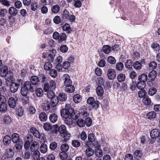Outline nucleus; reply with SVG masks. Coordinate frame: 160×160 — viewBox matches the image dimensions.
I'll list each match as a JSON object with an SVG mask.
<instances>
[{"instance_id": "52", "label": "nucleus", "mask_w": 160, "mask_h": 160, "mask_svg": "<svg viewBox=\"0 0 160 160\" xmlns=\"http://www.w3.org/2000/svg\"><path fill=\"white\" fill-rule=\"evenodd\" d=\"M52 67V65L50 62H47L44 65V69L47 71L49 70Z\"/></svg>"}, {"instance_id": "59", "label": "nucleus", "mask_w": 160, "mask_h": 160, "mask_svg": "<svg viewBox=\"0 0 160 160\" xmlns=\"http://www.w3.org/2000/svg\"><path fill=\"white\" fill-rule=\"evenodd\" d=\"M123 67V65L121 62H119L117 63L116 65V69L118 71L122 70Z\"/></svg>"}, {"instance_id": "13", "label": "nucleus", "mask_w": 160, "mask_h": 160, "mask_svg": "<svg viewBox=\"0 0 160 160\" xmlns=\"http://www.w3.org/2000/svg\"><path fill=\"white\" fill-rule=\"evenodd\" d=\"M59 101L61 102H64L66 100L67 96L66 94L64 93H60L57 96Z\"/></svg>"}, {"instance_id": "28", "label": "nucleus", "mask_w": 160, "mask_h": 160, "mask_svg": "<svg viewBox=\"0 0 160 160\" xmlns=\"http://www.w3.org/2000/svg\"><path fill=\"white\" fill-rule=\"evenodd\" d=\"M70 15L69 12L67 9L63 10L62 13V18L65 20H68V18Z\"/></svg>"}, {"instance_id": "49", "label": "nucleus", "mask_w": 160, "mask_h": 160, "mask_svg": "<svg viewBox=\"0 0 160 160\" xmlns=\"http://www.w3.org/2000/svg\"><path fill=\"white\" fill-rule=\"evenodd\" d=\"M125 78V76L124 74L121 73L119 74L117 78L118 81L120 82H122L124 81Z\"/></svg>"}, {"instance_id": "15", "label": "nucleus", "mask_w": 160, "mask_h": 160, "mask_svg": "<svg viewBox=\"0 0 160 160\" xmlns=\"http://www.w3.org/2000/svg\"><path fill=\"white\" fill-rule=\"evenodd\" d=\"M30 130L31 133L35 137L38 138H40V133L36 128H31Z\"/></svg>"}, {"instance_id": "11", "label": "nucleus", "mask_w": 160, "mask_h": 160, "mask_svg": "<svg viewBox=\"0 0 160 160\" xmlns=\"http://www.w3.org/2000/svg\"><path fill=\"white\" fill-rule=\"evenodd\" d=\"M104 90L102 87L101 86H98L96 89V92L98 96L99 99L102 98V97L104 93Z\"/></svg>"}, {"instance_id": "60", "label": "nucleus", "mask_w": 160, "mask_h": 160, "mask_svg": "<svg viewBox=\"0 0 160 160\" xmlns=\"http://www.w3.org/2000/svg\"><path fill=\"white\" fill-rule=\"evenodd\" d=\"M53 90L48 91L47 93V97L49 98H52L54 96H55L54 95V92L53 91Z\"/></svg>"}, {"instance_id": "12", "label": "nucleus", "mask_w": 160, "mask_h": 160, "mask_svg": "<svg viewBox=\"0 0 160 160\" xmlns=\"http://www.w3.org/2000/svg\"><path fill=\"white\" fill-rule=\"evenodd\" d=\"M12 140L14 143H17L19 142L22 141V140L20 139L19 135L16 133H13L12 136Z\"/></svg>"}, {"instance_id": "26", "label": "nucleus", "mask_w": 160, "mask_h": 160, "mask_svg": "<svg viewBox=\"0 0 160 160\" xmlns=\"http://www.w3.org/2000/svg\"><path fill=\"white\" fill-rule=\"evenodd\" d=\"M82 98L80 95L79 94H76L74 95L73 97V101L76 103H78L81 102Z\"/></svg>"}, {"instance_id": "64", "label": "nucleus", "mask_w": 160, "mask_h": 160, "mask_svg": "<svg viewBox=\"0 0 160 160\" xmlns=\"http://www.w3.org/2000/svg\"><path fill=\"white\" fill-rule=\"evenodd\" d=\"M53 21L56 24H58L61 22V19L59 16H57L54 17L53 19Z\"/></svg>"}, {"instance_id": "27", "label": "nucleus", "mask_w": 160, "mask_h": 160, "mask_svg": "<svg viewBox=\"0 0 160 160\" xmlns=\"http://www.w3.org/2000/svg\"><path fill=\"white\" fill-rule=\"evenodd\" d=\"M40 151L41 153H45L48 150V147L45 143L42 144L40 147Z\"/></svg>"}, {"instance_id": "8", "label": "nucleus", "mask_w": 160, "mask_h": 160, "mask_svg": "<svg viewBox=\"0 0 160 160\" xmlns=\"http://www.w3.org/2000/svg\"><path fill=\"white\" fill-rule=\"evenodd\" d=\"M39 147V143L36 141H34L30 146V150L32 152L38 150Z\"/></svg>"}, {"instance_id": "41", "label": "nucleus", "mask_w": 160, "mask_h": 160, "mask_svg": "<svg viewBox=\"0 0 160 160\" xmlns=\"http://www.w3.org/2000/svg\"><path fill=\"white\" fill-rule=\"evenodd\" d=\"M77 124L80 127H83L85 125V121L81 118L79 119L77 122Z\"/></svg>"}, {"instance_id": "14", "label": "nucleus", "mask_w": 160, "mask_h": 160, "mask_svg": "<svg viewBox=\"0 0 160 160\" xmlns=\"http://www.w3.org/2000/svg\"><path fill=\"white\" fill-rule=\"evenodd\" d=\"M70 112L65 109H62L61 111V116L64 118H67L68 117H69Z\"/></svg>"}, {"instance_id": "56", "label": "nucleus", "mask_w": 160, "mask_h": 160, "mask_svg": "<svg viewBox=\"0 0 160 160\" xmlns=\"http://www.w3.org/2000/svg\"><path fill=\"white\" fill-rule=\"evenodd\" d=\"M30 156V152L28 151H26L22 155V158L24 159H28L29 158Z\"/></svg>"}, {"instance_id": "57", "label": "nucleus", "mask_w": 160, "mask_h": 160, "mask_svg": "<svg viewBox=\"0 0 160 160\" xmlns=\"http://www.w3.org/2000/svg\"><path fill=\"white\" fill-rule=\"evenodd\" d=\"M108 61L111 64H114L116 62L115 58L112 56H109L108 58Z\"/></svg>"}, {"instance_id": "51", "label": "nucleus", "mask_w": 160, "mask_h": 160, "mask_svg": "<svg viewBox=\"0 0 160 160\" xmlns=\"http://www.w3.org/2000/svg\"><path fill=\"white\" fill-rule=\"evenodd\" d=\"M132 62L131 60H128L125 64V66L127 68L130 69L132 68Z\"/></svg>"}, {"instance_id": "63", "label": "nucleus", "mask_w": 160, "mask_h": 160, "mask_svg": "<svg viewBox=\"0 0 160 160\" xmlns=\"http://www.w3.org/2000/svg\"><path fill=\"white\" fill-rule=\"evenodd\" d=\"M157 92V90L156 88H150L148 91L149 95L152 96L154 94Z\"/></svg>"}, {"instance_id": "17", "label": "nucleus", "mask_w": 160, "mask_h": 160, "mask_svg": "<svg viewBox=\"0 0 160 160\" xmlns=\"http://www.w3.org/2000/svg\"><path fill=\"white\" fill-rule=\"evenodd\" d=\"M3 155L6 158H12L14 156V153L11 149H9L7 150L6 152Z\"/></svg>"}, {"instance_id": "35", "label": "nucleus", "mask_w": 160, "mask_h": 160, "mask_svg": "<svg viewBox=\"0 0 160 160\" xmlns=\"http://www.w3.org/2000/svg\"><path fill=\"white\" fill-rule=\"evenodd\" d=\"M58 130L59 132L61 135L67 132L66 127L64 125H62L59 126Z\"/></svg>"}, {"instance_id": "61", "label": "nucleus", "mask_w": 160, "mask_h": 160, "mask_svg": "<svg viewBox=\"0 0 160 160\" xmlns=\"http://www.w3.org/2000/svg\"><path fill=\"white\" fill-rule=\"evenodd\" d=\"M149 67L151 69H155L157 66V64L154 61L151 62L149 64Z\"/></svg>"}, {"instance_id": "38", "label": "nucleus", "mask_w": 160, "mask_h": 160, "mask_svg": "<svg viewBox=\"0 0 160 160\" xmlns=\"http://www.w3.org/2000/svg\"><path fill=\"white\" fill-rule=\"evenodd\" d=\"M103 52L106 53H109L111 50V47L108 45H105L103 46L102 48Z\"/></svg>"}, {"instance_id": "25", "label": "nucleus", "mask_w": 160, "mask_h": 160, "mask_svg": "<svg viewBox=\"0 0 160 160\" xmlns=\"http://www.w3.org/2000/svg\"><path fill=\"white\" fill-rule=\"evenodd\" d=\"M50 53L49 54V60L51 61L53 60L54 59V57L55 56L56 53V51L54 49H52L51 50H50Z\"/></svg>"}, {"instance_id": "6", "label": "nucleus", "mask_w": 160, "mask_h": 160, "mask_svg": "<svg viewBox=\"0 0 160 160\" xmlns=\"http://www.w3.org/2000/svg\"><path fill=\"white\" fill-rule=\"evenodd\" d=\"M79 112L80 114L82 115L83 117H86L88 115L87 112V108L84 105L81 107Z\"/></svg>"}, {"instance_id": "32", "label": "nucleus", "mask_w": 160, "mask_h": 160, "mask_svg": "<svg viewBox=\"0 0 160 160\" xmlns=\"http://www.w3.org/2000/svg\"><path fill=\"white\" fill-rule=\"evenodd\" d=\"M32 155L34 160H38L40 156V153L38 150L34 151Z\"/></svg>"}, {"instance_id": "47", "label": "nucleus", "mask_w": 160, "mask_h": 160, "mask_svg": "<svg viewBox=\"0 0 160 160\" xmlns=\"http://www.w3.org/2000/svg\"><path fill=\"white\" fill-rule=\"evenodd\" d=\"M156 113L154 112H148L147 115V118L151 119L154 118L156 117Z\"/></svg>"}, {"instance_id": "36", "label": "nucleus", "mask_w": 160, "mask_h": 160, "mask_svg": "<svg viewBox=\"0 0 160 160\" xmlns=\"http://www.w3.org/2000/svg\"><path fill=\"white\" fill-rule=\"evenodd\" d=\"M85 153L87 156L90 157L94 154V151L92 149L88 148L86 150Z\"/></svg>"}, {"instance_id": "42", "label": "nucleus", "mask_w": 160, "mask_h": 160, "mask_svg": "<svg viewBox=\"0 0 160 160\" xmlns=\"http://www.w3.org/2000/svg\"><path fill=\"white\" fill-rule=\"evenodd\" d=\"M69 146L67 144H63L61 146V150L62 152H67L69 149Z\"/></svg>"}, {"instance_id": "39", "label": "nucleus", "mask_w": 160, "mask_h": 160, "mask_svg": "<svg viewBox=\"0 0 160 160\" xmlns=\"http://www.w3.org/2000/svg\"><path fill=\"white\" fill-rule=\"evenodd\" d=\"M7 109V105L6 103L0 104V112L5 113Z\"/></svg>"}, {"instance_id": "40", "label": "nucleus", "mask_w": 160, "mask_h": 160, "mask_svg": "<svg viewBox=\"0 0 160 160\" xmlns=\"http://www.w3.org/2000/svg\"><path fill=\"white\" fill-rule=\"evenodd\" d=\"M39 118L41 121L44 122L47 120V116L45 112H42L40 114Z\"/></svg>"}, {"instance_id": "9", "label": "nucleus", "mask_w": 160, "mask_h": 160, "mask_svg": "<svg viewBox=\"0 0 160 160\" xmlns=\"http://www.w3.org/2000/svg\"><path fill=\"white\" fill-rule=\"evenodd\" d=\"M160 131L157 129H153L151 130L150 132L151 137L153 138H158L159 135Z\"/></svg>"}, {"instance_id": "19", "label": "nucleus", "mask_w": 160, "mask_h": 160, "mask_svg": "<svg viewBox=\"0 0 160 160\" xmlns=\"http://www.w3.org/2000/svg\"><path fill=\"white\" fill-rule=\"evenodd\" d=\"M50 121L52 123L56 122L58 119V116L55 113H52L49 117Z\"/></svg>"}, {"instance_id": "43", "label": "nucleus", "mask_w": 160, "mask_h": 160, "mask_svg": "<svg viewBox=\"0 0 160 160\" xmlns=\"http://www.w3.org/2000/svg\"><path fill=\"white\" fill-rule=\"evenodd\" d=\"M36 94L37 97H41L43 94V91L40 88H38L35 90Z\"/></svg>"}, {"instance_id": "21", "label": "nucleus", "mask_w": 160, "mask_h": 160, "mask_svg": "<svg viewBox=\"0 0 160 160\" xmlns=\"http://www.w3.org/2000/svg\"><path fill=\"white\" fill-rule=\"evenodd\" d=\"M142 155V151L139 150H135L134 153V157L136 159L141 158Z\"/></svg>"}, {"instance_id": "46", "label": "nucleus", "mask_w": 160, "mask_h": 160, "mask_svg": "<svg viewBox=\"0 0 160 160\" xmlns=\"http://www.w3.org/2000/svg\"><path fill=\"white\" fill-rule=\"evenodd\" d=\"M134 68L137 70L140 69L142 67V64L139 62L136 61L134 62L133 64Z\"/></svg>"}, {"instance_id": "58", "label": "nucleus", "mask_w": 160, "mask_h": 160, "mask_svg": "<svg viewBox=\"0 0 160 160\" xmlns=\"http://www.w3.org/2000/svg\"><path fill=\"white\" fill-rule=\"evenodd\" d=\"M74 2V6L76 8H80L82 6V2L79 0H73Z\"/></svg>"}, {"instance_id": "29", "label": "nucleus", "mask_w": 160, "mask_h": 160, "mask_svg": "<svg viewBox=\"0 0 160 160\" xmlns=\"http://www.w3.org/2000/svg\"><path fill=\"white\" fill-rule=\"evenodd\" d=\"M0 69V74L2 76H4L6 74V73L9 72L8 71V69L7 67L6 66L2 67Z\"/></svg>"}, {"instance_id": "5", "label": "nucleus", "mask_w": 160, "mask_h": 160, "mask_svg": "<svg viewBox=\"0 0 160 160\" xmlns=\"http://www.w3.org/2000/svg\"><path fill=\"white\" fill-rule=\"evenodd\" d=\"M27 139L28 140L25 142L24 144V148L26 150H28L30 147V141H32V136L30 135H28L27 137Z\"/></svg>"}, {"instance_id": "1", "label": "nucleus", "mask_w": 160, "mask_h": 160, "mask_svg": "<svg viewBox=\"0 0 160 160\" xmlns=\"http://www.w3.org/2000/svg\"><path fill=\"white\" fill-rule=\"evenodd\" d=\"M30 81H27L26 82L29 83L30 86V91L33 92L34 91V89L36 88V86L38 84L39 82V79L38 77L36 76H33L30 78Z\"/></svg>"}, {"instance_id": "20", "label": "nucleus", "mask_w": 160, "mask_h": 160, "mask_svg": "<svg viewBox=\"0 0 160 160\" xmlns=\"http://www.w3.org/2000/svg\"><path fill=\"white\" fill-rule=\"evenodd\" d=\"M59 102L57 96H54L51 99V105L52 107H54L58 104Z\"/></svg>"}, {"instance_id": "50", "label": "nucleus", "mask_w": 160, "mask_h": 160, "mask_svg": "<svg viewBox=\"0 0 160 160\" xmlns=\"http://www.w3.org/2000/svg\"><path fill=\"white\" fill-rule=\"evenodd\" d=\"M52 125L49 123H45L43 126L44 129L46 131H49L52 128Z\"/></svg>"}, {"instance_id": "7", "label": "nucleus", "mask_w": 160, "mask_h": 160, "mask_svg": "<svg viewBox=\"0 0 160 160\" xmlns=\"http://www.w3.org/2000/svg\"><path fill=\"white\" fill-rule=\"evenodd\" d=\"M107 76L109 79H113L116 77L115 71L112 69H109L108 71Z\"/></svg>"}, {"instance_id": "37", "label": "nucleus", "mask_w": 160, "mask_h": 160, "mask_svg": "<svg viewBox=\"0 0 160 160\" xmlns=\"http://www.w3.org/2000/svg\"><path fill=\"white\" fill-rule=\"evenodd\" d=\"M156 76L157 73L154 70H152L148 75V77L151 78L152 81H153L154 80Z\"/></svg>"}, {"instance_id": "4", "label": "nucleus", "mask_w": 160, "mask_h": 160, "mask_svg": "<svg viewBox=\"0 0 160 160\" xmlns=\"http://www.w3.org/2000/svg\"><path fill=\"white\" fill-rule=\"evenodd\" d=\"M19 84L16 82H11L10 86V90L12 93H15L18 90Z\"/></svg>"}, {"instance_id": "33", "label": "nucleus", "mask_w": 160, "mask_h": 160, "mask_svg": "<svg viewBox=\"0 0 160 160\" xmlns=\"http://www.w3.org/2000/svg\"><path fill=\"white\" fill-rule=\"evenodd\" d=\"M146 85V82H142L138 81L137 83V87L139 89H144V88H145Z\"/></svg>"}, {"instance_id": "3", "label": "nucleus", "mask_w": 160, "mask_h": 160, "mask_svg": "<svg viewBox=\"0 0 160 160\" xmlns=\"http://www.w3.org/2000/svg\"><path fill=\"white\" fill-rule=\"evenodd\" d=\"M63 77L64 80V84L66 87L72 84V81L71 80L70 76L68 74H65L63 75Z\"/></svg>"}, {"instance_id": "62", "label": "nucleus", "mask_w": 160, "mask_h": 160, "mask_svg": "<svg viewBox=\"0 0 160 160\" xmlns=\"http://www.w3.org/2000/svg\"><path fill=\"white\" fill-rule=\"evenodd\" d=\"M138 92V97L140 98H143L145 94L146 91L144 89H140Z\"/></svg>"}, {"instance_id": "18", "label": "nucleus", "mask_w": 160, "mask_h": 160, "mask_svg": "<svg viewBox=\"0 0 160 160\" xmlns=\"http://www.w3.org/2000/svg\"><path fill=\"white\" fill-rule=\"evenodd\" d=\"M60 8V7L58 5H54L51 7V11L52 13L56 14L59 12Z\"/></svg>"}, {"instance_id": "2", "label": "nucleus", "mask_w": 160, "mask_h": 160, "mask_svg": "<svg viewBox=\"0 0 160 160\" xmlns=\"http://www.w3.org/2000/svg\"><path fill=\"white\" fill-rule=\"evenodd\" d=\"M29 83L26 82L24 83L23 86L21 88V94L23 96H26L27 95L28 90L30 91V86L29 84Z\"/></svg>"}, {"instance_id": "45", "label": "nucleus", "mask_w": 160, "mask_h": 160, "mask_svg": "<svg viewBox=\"0 0 160 160\" xmlns=\"http://www.w3.org/2000/svg\"><path fill=\"white\" fill-rule=\"evenodd\" d=\"M64 122L65 123L68 125L70 126L72 123V120L71 118V117L67 118H65Z\"/></svg>"}, {"instance_id": "55", "label": "nucleus", "mask_w": 160, "mask_h": 160, "mask_svg": "<svg viewBox=\"0 0 160 160\" xmlns=\"http://www.w3.org/2000/svg\"><path fill=\"white\" fill-rule=\"evenodd\" d=\"M60 157L61 159L62 160H65L67 159L68 155L67 153L65 152H62L60 153L59 154Z\"/></svg>"}, {"instance_id": "44", "label": "nucleus", "mask_w": 160, "mask_h": 160, "mask_svg": "<svg viewBox=\"0 0 160 160\" xmlns=\"http://www.w3.org/2000/svg\"><path fill=\"white\" fill-rule=\"evenodd\" d=\"M66 90L68 92H72L75 90V88L74 86L71 84L68 86L66 87Z\"/></svg>"}, {"instance_id": "53", "label": "nucleus", "mask_w": 160, "mask_h": 160, "mask_svg": "<svg viewBox=\"0 0 160 160\" xmlns=\"http://www.w3.org/2000/svg\"><path fill=\"white\" fill-rule=\"evenodd\" d=\"M57 143L55 142H52L50 144V149L52 150H54L56 149L57 147Z\"/></svg>"}, {"instance_id": "24", "label": "nucleus", "mask_w": 160, "mask_h": 160, "mask_svg": "<svg viewBox=\"0 0 160 160\" xmlns=\"http://www.w3.org/2000/svg\"><path fill=\"white\" fill-rule=\"evenodd\" d=\"M8 12L10 15L13 16H16L18 13L17 9L12 7H11L9 8Z\"/></svg>"}, {"instance_id": "34", "label": "nucleus", "mask_w": 160, "mask_h": 160, "mask_svg": "<svg viewBox=\"0 0 160 160\" xmlns=\"http://www.w3.org/2000/svg\"><path fill=\"white\" fill-rule=\"evenodd\" d=\"M62 136H63V141L64 142H66L70 138V135L68 132H66L61 135Z\"/></svg>"}, {"instance_id": "54", "label": "nucleus", "mask_w": 160, "mask_h": 160, "mask_svg": "<svg viewBox=\"0 0 160 160\" xmlns=\"http://www.w3.org/2000/svg\"><path fill=\"white\" fill-rule=\"evenodd\" d=\"M62 29L64 31H68V32H70L71 31L70 27V25L66 23L63 26Z\"/></svg>"}, {"instance_id": "30", "label": "nucleus", "mask_w": 160, "mask_h": 160, "mask_svg": "<svg viewBox=\"0 0 160 160\" xmlns=\"http://www.w3.org/2000/svg\"><path fill=\"white\" fill-rule=\"evenodd\" d=\"M13 73L10 71H9L4 76L5 77V80L8 81H9L13 78Z\"/></svg>"}, {"instance_id": "22", "label": "nucleus", "mask_w": 160, "mask_h": 160, "mask_svg": "<svg viewBox=\"0 0 160 160\" xmlns=\"http://www.w3.org/2000/svg\"><path fill=\"white\" fill-rule=\"evenodd\" d=\"M147 79V75L145 74H142L138 77V80L142 82H146Z\"/></svg>"}, {"instance_id": "23", "label": "nucleus", "mask_w": 160, "mask_h": 160, "mask_svg": "<svg viewBox=\"0 0 160 160\" xmlns=\"http://www.w3.org/2000/svg\"><path fill=\"white\" fill-rule=\"evenodd\" d=\"M16 143L15 147L17 152H20L22 150L23 145L22 141H20V142H18Z\"/></svg>"}, {"instance_id": "31", "label": "nucleus", "mask_w": 160, "mask_h": 160, "mask_svg": "<svg viewBox=\"0 0 160 160\" xmlns=\"http://www.w3.org/2000/svg\"><path fill=\"white\" fill-rule=\"evenodd\" d=\"M11 141V138L8 135L5 136L3 138V141L5 145H8L10 143Z\"/></svg>"}, {"instance_id": "16", "label": "nucleus", "mask_w": 160, "mask_h": 160, "mask_svg": "<svg viewBox=\"0 0 160 160\" xmlns=\"http://www.w3.org/2000/svg\"><path fill=\"white\" fill-rule=\"evenodd\" d=\"M8 104L9 107L12 108H14L16 106V102L15 99L13 98H10L8 102Z\"/></svg>"}, {"instance_id": "48", "label": "nucleus", "mask_w": 160, "mask_h": 160, "mask_svg": "<svg viewBox=\"0 0 160 160\" xmlns=\"http://www.w3.org/2000/svg\"><path fill=\"white\" fill-rule=\"evenodd\" d=\"M143 102L144 104L149 105L151 103V100L150 98L147 97H144L143 99Z\"/></svg>"}, {"instance_id": "10", "label": "nucleus", "mask_w": 160, "mask_h": 160, "mask_svg": "<svg viewBox=\"0 0 160 160\" xmlns=\"http://www.w3.org/2000/svg\"><path fill=\"white\" fill-rule=\"evenodd\" d=\"M151 47L154 52L157 53L160 50V46L159 44L156 42H152L151 44Z\"/></svg>"}]
</instances>
